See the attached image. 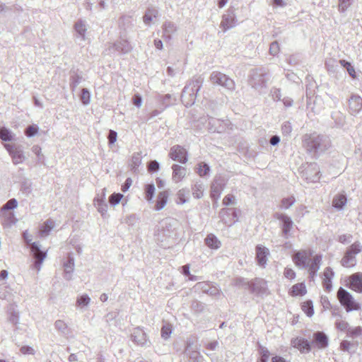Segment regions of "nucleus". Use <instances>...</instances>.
<instances>
[{
	"label": "nucleus",
	"instance_id": "obj_31",
	"mask_svg": "<svg viewBox=\"0 0 362 362\" xmlns=\"http://www.w3.org/2000/svg\"><path fill=\"white\" fill-rule=\"evenodd\" d=\"M168 193L167 191L160 192L157 197L155 209L160 211L163 209L167 204Z\"/></svg>",
	"mask_w": 362,
	"mask_h": 362
},
{
	"label": "nucleus",
	"instance_id": "obj_25",
	"mask_svg": "<svg viewBox=\"0 0 362 362\" xmlns=\"http://www.w3.org/2000/svg\"><path fill=\"white\" fill-rule=\"evenodd\" d=\"M191 345V342L187 341L185 349V354L189 358L188 362H201L202 356L197 351L192 350Z\"/></svg>",
	"mask_w": 362,
	"mask_h": 362
},
{
	"label": "nucleus",
	"instance_id": "obj_4",
	"mask_svg": "<svg viewBox=\"0 0 362 362\" xmlns=\"http://www.w3.org/2000/svg\"><path fill=\"white\" fill-rule=\"evenodd\" d=\"M337 298L348 313L361 309L360 304L356 303L352 295L343 287H340L338 289Z\"/></svg>",
	"mask_w": 362,
	"mask_h": 362
},
{
	"label": "nucleus",
	"instance_id": "obj_9",
	"mask_svg": "<svg viewBox=\"0 0 362 362\" xmlns=\"http://www.w3.org/2000/svg\"><path fill=\"white\" fill-rule=\"evenodd\" d=\"M4 147L11 157L12 162L14 165L23 163L25 159V156L21 146L16 144H5Z\"/></svg>",
	"mask_w": 362,
	"mask_h": 362
},
{
	"label": "nucleus",
	"instance_id": "obj_29",
	"mask_svg": "<svg viewBox=\"0 0 362 362\" xmlns=\"http://www.w3.org/2000/svg\"><path fill=\"white\" fill-rule=\"evenodd\" d=\"M204 83V78L202 76H194L186 85L189 86V89L197 93L200 90Z\"/></svg>",
	"mask_w": 362,
	"mask_h": 362
},
{
	"label": "nucleus",
	"instance_id": "obj_15",
	"mask_svg": "<svg viewBox=\"0 0 362 362\" xmlns=\"http://www.w3.org/2000/svg\"><path fill=\"white\" fill-rule=\"evenodd\" d=\"M311 343L313 348L324 349L329 345V338L325 332L317 331L313 334Z\"/></svg>",
	"mask_w": 362,
	"mask_h": 362
},
{
	"label": "nucleus",
	"instance_id": "obj_58",
	"mask_svg": "<svg viewBox=\"0 0 362 362\" xmlns=\"http://www.w3.org/2000/svg\"><path fill=\"white\" fill-rule=\"evenodd\" d=\"M38 132V127L36 125H29L25 129V134L28 137H32L35 136Z\"/></svg>",
	"mask_w": 362,
	"mask_h": 362
},
{
	"label": "nucleus",
	"instance_id": "obj_3",
	"mask_svg": "<svg viewBox=\"0 0 362 362\" xmlns=\"http://www.w3.org/2000/svg\"><path fill=\"white\" fill-rule=\"evenodd\" d=\"M362 251V245L356 241L349 246L341 260V264L344 267H353L356 264V255Z\"/></svg>",
	"mask_w": 362,
	"mask_h": 362
},
{
	"label": "nucleus",
	"instance_id": "obj_40",
	"mask_svg": "<svg viewBox=\"0 0 362 362\" xmlns=\"http://www.w3.org/2000/svg\"><path fill=\"white\" fill-rule=\"evenodd\" d=\"M141 160H142V158H141V153H139V152L134 153L132 155V159L129 163L131 170H133L134 173H136L139 166L141 164Z\"/></svg>",
	"mask_w": 362,
	"mask_h": 362
},
{
	"label": "nucleus",
	"instance_id": "obj_27",
	"mask_svg": "<svg viewBox=\"0 0 362 362\" xmlns=\"http://www.w3.org/2000/svg\"><path fill=\"white\" fill-rule=\"evenodd\" d=\"M173 170V180L175 182L181 181L187 174V169L185 167L177 164H173L172 166Z\"/></svg>",
	"mask_w": 362,
	"mask_h": 362
},
{
	"label": "nucleus",
	"instance_id": "obj_44",
	"mask_svg": "<svg viewBox=\"0 0 362 362\" xmlns=\"http://www.w3.org/2000/svg\"><path fill=\"white\" fill-rule=\"evenodd\" d=\"M90 302V298L87 294H83L77 298L76 307L80 309H83L88 306Z\"/></svg>",
	"mask_w": 362,
	"mask_h": 362
},
{
	"label": "nucleus",
	"instance_id": "obj_36",
	"mask_svg": "<svg viewBox=\"0 0 362 362\" xmlns=\"http://www.w3.org/2000/svg\"><path fill=\"white\" fill-rule=\"evenodd\" d=\"M74 29L78 36L81 37V40H84L87 30L86 21L83 20L77 21L74 24Z\"/></svg>",
	"mask_w": 362,
	"mask_h": 362
},
{
	"label": "nucleus",
	"instance_id": "obj_61",
	"mask_svg": "<svg viewBox=\"0 0 362 362\" xmlns=\"http://www.w3.org/2000/svg\"><path fill=\"white\" fill-rule=\"evenodd\" d=\"M160 168V164L156 160H151L148 163V172L150 173H155V172H157Z\"/></svg>",
	"mask_w": 362,
	"mask_h": 362
},
{
	"label": "nucleus",
	"instance_id": "obj_20",
	"mask_svg": "<svg viewBox=\"0 0 362 362\" xmlns=\"http://www.w3.org/2000/svg\"><path fill=\"white\" fill-rule=\"evenodd\" d=\"M269 250L266 247L258 245L256 247V260L259 267L264 268L267 263Z\"/></svg>",
	"mask_w": 362,
	"mask_h": 362
},
{
	"label": "nucleus",
	"instance_id": "obj_18",
	"mask_svg": "<svg viewBox=\"0 0 362 362\" xmlns=\"http://www.w3.org/2000/svg\"><path fill=\"white\" fill-rule=\"evenodd\" d=\"M362 110V98L358 95H351L349 100V112L356 116Z\"/></svg>",
	"mask_w": 362,
	"mask_h": 362
},
{
	"label": "nucleus",
	"instance_id": "obj_38",
	"mask_svg": "<svg viewBox=\"0 0 362 362\" xmlns=\"http://www.w3.org/2000/svg\"><path fill=\"white\" fill-rule=\"evenodd\" d=\"M193 197L196 199H201L204 195V185L202 182H196L192 187Z\"/></svg>",
	"mask_w": 362,
	"mask_h": 362
},
{
	"label": "nucleus",
	"instance_id": "obj_6",
	"mask_svg": "<svg viewBox=\"0 0 362 362\" xmlns=\"http://www.w3.org/2000/svg\"><path fill=\"white\" fill-rule=\"evenodd\" d=\"M233 124L229 119H219L209 117L208 121V129L212 133H223L228 129H232Z\"/></svg>",
	"mask_w": 362,
	"mask_h": 362
},
{
	"label": "nucleus",
	"instance_id": "obj_43",
	"mask_svg": "<svg viewBox=\"0 0 362 362\" xmlns=\"http://www.w3.org/2000/svg\"><path fill=\"white\" fill-rule=\"evenodd\" d=\"M339 64H341V66L342 67H344V69H346L347 72L349 73V76L351 78H356V73L355 69L349 62H348L345 59H340Z\"/></svg>",
	"mask_w": 362,
	"mask_h": 362
},
{
	"label": "nucleus",
	"instance_id": "obj_2",
	"mask_svg": "<svg viewBox=\"0 0 362 362\" xmlns=\"http://www.w3.org/2000/svg\"><path fill=\"white\" fill-rule=\"evenodd\" d=\"M269 78V71L264 67H260L251 71L249 83L252 88L259 90L267 87Z\"/></svg>",
	"mask_w": 362,
	"mask_h": 362
},
{
	"label": "nucleus",
	"instance_id": "obj_17",
	"mask_svg": "<svg viewBox=\"0 0 362 362\" xmlns=\"http://www.w3.org/2000/svg\"><path fill=\"white\" fill-rule=\"evenodd\" d=\"M197 93L189 89V85H185L181 94V101L186 107L192 106L194 104Z\"/></svg>",
	"mask_w": 362,
	"mask_h": 362
},
{
	"label": "nucleus",
	"instance_id": "obj_5",
	"mask_svg": "<svg viewBox=\"0 0 362 362\" xmlns=\"http://www.w3.org/2000/svg\"><path fill=\"white\" fill-rule=\"evenodd\" d=\"M312 255L313 252L311 250H298L293 253L292 259L296 267L300 269H307L310 267L313 260Z\"/></svg>",
	"mask_w": 362,
	"mask_h": 362
},
{
	"label": "nucleus",
	"instance_id": "obj_53",
	"mask_svg": "<svg viewBox=\"0 0 362 362\" xmlns=\"http://www.w3.org/2000/svg\"><path fill=\"white\" fill-rule=\"evenodd\" d=\"M71 87H72V90L74 91L75 90V88L76 87L81 83L82 79H83V77H82V75L81 74H79L78 73H74L73 74L71 75Z\"/></svg>",
	"mask_w": 362,
	"mask_h": 362
},
{
	"label": "nucleus",
	"instance_id": "obj_7",
	"mask_svg": "<svg viewBox=\"0 0 362 362\" xmlns=\"http://www.w3.org/2000/svg\"><path fill=\"white\" fill-rule=\"evenodd\" d=\"M210 81L212 83L223 86L229 90L235 89L233 80L221 72L213 71L210 76Z\"/></svg>",
	"mask_w": 362,
	"mask_h": 362
},
{
	"label": "nucleus",
	"instance_id": "obj_46",
	"mask_svg": "<svg viewBox=\"0 0 362 362\" xmlns=\"http://www.w3.org/2000/svg\"><path fill=\"white\" fill-rule=\"evenodd\" d=\"M197 170V173L200 177H205L209 174L210 167L207 163L203 162L198 164Z\"/></svg>",
	"mask_w": 362,
	"mask_h": 362
},
{
	"label": "nucleus",
	"instance_id": "obj_26",
	"mask_svg": "<svg viewBox=\"0 0 362 362\" xmlns=\"http://www.w3.org/2000/svg\"><path fill=\"white\" fill-rule=\"evenodd\" d=\"M105 194L104 189H103L102 196L99 197L98 196L94 198L93 204L94 206L97 208L98 212L103 216L107 211V204L105 202Z\"/></svg>",
	"mask_w": 362,
	"mask_h": 362
},
{
	"label": "nucleus",
	"instance_id": "obj_55",
	"mask_svg": "<svg viewBox=\"0 0 362 362\" xmlns=\"http://www.w3.org/2000/svg\"><path fill=\"white\" fill-rule=\"evenodd\" d=\"M122 197L123 194L120 193H113L109 197V202L110 205L115 206L120 202Z\"/></svg>",
	"mask_w": 362,
	"mask_h": 362
},
{
	"label": "nucleus",
	"instance_id": "obj_39",
	"mask_svg": "<svg viewBox=\"0 0 362 362\" xmlns=\"http://www.w3.org/2000/svg\"><path fill=\"white\" fill-rule=\"evenodd\" d=\"M306 287L304 283H298L291 288V295L293 296H304L306 293Z\"/></svg>",
	"mask_w": 362,
	"mask_h": 362
},
{
	"label": "nucleus",
	"instance_id": "obj_48",
	"mask_svg": "<svg viewBox=\"0 0 362 362\" xmlns=\"http://www.w3.org/2000/svg\"><path fill=\"white\" fill-rule=\"evenodd\" d=\"M259 351L260 357L257 361L268 362L270 356L269 350L266 347L262 346L261 344H259Z\"/></svg>",
	"mask_w": 362,
	"mask_h": 362
},
{
	"label": "nucleus",
	"instance_id": "obj_37",
	"mask_svg": "<svg viewBox=\"0 0 362 362\" xmlns=\"http://www.w3.org/2000/svg\"><path fill=\"white\" fill-rule=\"evenodd\" d=\"M296 346L300 351L307 353L310 352L313 349L311 341L304 338L298 339Z\"/></svg>",
	"mask_w": 362,
	"mask_h": 362
},
{
	"label": "nucleus",
	"instance_id": "obj_10",
	"mask_svg": "<svg viewBox=\"0 0 362 362\" xmlns=\"http://www.w3.org/2000/svg\"><path fill=\"white\" fill-rule=\"evenodd\" d=\"M236 24L237 19L235 14V8L230 7L226 11V13L223 15L220 26L223 29V31L226 32L234 28Z\"/></svg>",
	"mask_w": 362,
	"mask_h": 362
},
{
	"label": "nucleus",
	"instance_id": "obj_11",
	"mask_svg": "<svg viewBox=\"0 0 362 362\" xmlns=\"http://www.w3.org/2000/svg\"><path fill=\"white\" fill-rule=\"evenodd\" d=\"M40 246L39 243L35 242L32 244L31 247V252L34 259L33 266L37 272L40 270L41 264L47 256V252L42 250Z\"/></svg>",
	"mask_w": 362,
	"mask_h": 362
},
{
	"label": "nucleus",
	"instance_id": "obj_56",
	"mask_svg": "<svg viewBox=\"0 0 362 362\" xmlns=\"http://www.w3.org/2000/svg\"><path fill=\"white\" fill-rule=\"evenodd\" d=\"M362 334V327L360 326L356 327L354 328H349L348 329L347 335L349 337L355 338Z\"/></svg>",
	"mask_w": 362,
	"mask_h": 362
},
{
	"label": "nucleus",
	"instance_id": "obj_13",
	"mask_svg": "<svg viewBox=\"0 0 362 362\" xmlns=\"http://www.w3.org/2000/svg\"><path fill=\"white\" fill-rule=\"evenodd\" d=\"M131 339L136 344L141 346H149L150 341L146 332L140 327H135L132 334Z\"/></svg>",
	"mask_w": 362,
	"mask_h": 362
},
{
	"label": "nucleus",
	"instance_id": "obj_64",
	"mask_svg": "<svg viewBox=\"0 0 362 362\" xmlns=\"http://www.w3.org/2000/svg\"><path fill=\"white\" fill-rule=\"evenodd\" d=\"M279 52V45L276 41H274L271 43L269 47V53L273 55L276 56Z\"/></svg>",
	"mask_w": 362,
	"mask_h": 362
},
{
	"label": "nucleus",
	"instance_id": "obj_21",
	"mask_svg": "<svg viewBox=\"0 0 362 362\" xmlns=\"http://www.w3.org/2000/svg\"><path fill=\"white\" fill-rule=\"evenodd\" d=\"M349 286L358 293H362V272H356L349 276Z\"/></svg>",
	"mask_w": 362,
	"mask_h": 362
},
{
	"label": "nucleus",
	"instance_id": "obj_33",
	"mask_svg": "<svg viewBox=\"0 0 362 362\" xmlns=\"http://www.w3.org/2000/svg\"><path fill=\"white\" fill-rule=\"evenodd\" d=\"M205 244L211 249L217 250L221 247V242L212 233L209 234L204 240Z\"/></svg>",
	"mask_w": 362,
	"mask_h": 362
},
{
	"label": "nucleus",
	"instance_id": "obj_30",
	"mask_svg": "<svg viewBox=\"0 0 362 362\" xmlns=\"http://www.w3.org/2000/svg\"><path fill=\"white\" fill-rule=\"evenodd\" d=\"M159 12L158 10L155 7H148L145 14L143 16L144 23L146 25H150L151 22L153 18H156L158 16Z\"/></svg>",
	"mask_w": 362,
	"mask_h": 362
},
{
	"label": "nucleus",
	"instance_id": "obj_32",
	"mask_svg": "<svg viewBox=\"0 0 362 362\" xmlns=\"http://www.w3.org/2000/svg\"><path fill=\"white\" fill-rule=\"evenodd\" d=\"M347 202L346 196L344 194H338L332 200V206L338 210H342Z\"/></svg>",
	"mask_w": 362,
	"mask_h": 362
},
{
	"label": "nucleus",
	"instance_id": "obj_14",
	"mask_svg": "<svg viewBox=\"0 0 362 362\" xmlns=\"http://www.w3.org/2000/svg\"><path fill=\"white\" fill-rule=\"evenodd\" d=\"M320 168L317 163H310L303 172V176L308 182H317L320 180Z\"/></svg>",
	"mask_w": 362,
	"mask_h": 362
},
{
	"label": "nucleus",
	"instance_id": "obj_1",
	"mask_svg": "<svg viewBox=\"0 0 362 362\" xmlns=\"http://www.w3.org/2000/svg\"><path fill=\"white\" fill-rule=\"evenodd\" d=\"M303 144L308 152L317 156L331 146V141L327 136L314 132L304 136Z\"/></svg>",
	"mask_w": 362,
	"mask_h": 362
},
{
	"label": "nucleus",
	"instance_id": "obj_63",
	"mask_svg": "<svg viewBox=\"0 0 362 362\" xmlns=\"http://www.w3.org/2000/svg\"><path fill=\"white\" fill-rule=\"evenodd\" d=\"M352 240V235L351 234H343L339 236L338 241L342 244H349Z\"/></svg>",
	"mask_w": 362,
	"mask_h": 362
},
{
	"label": "nucleus",
	"instance_id": "obj_54",
	"mask_svg": "<svg viewBox=\"0 0 362 362\" xmlns=\"http://www.w3.org/2000/svg\"><path fill=\"white\" fill-rule=\"evenodd\" d=\"M295 202H296V199L293 197L284 198L281 200L280 207L282 209H288L295 203Z\"/></svg>",
	"mask_w": 362,
	"mask_h": 362
},
{
	"label": "nucleus",
	"instance_id": "obj_41",
	"mask_svg": "<svg viewBox=\"0 0 362 362\" xmlns=\"http://www.w3.org/2000/svg\"><path fill=\"white\" fill-rule=\"evenodd\" d=\"M163 33L169 40L171 38L172 34L176 31L175 25L170 21H166L163 25Z\"/></svg>",
	"mask_w": 362,
	"mask_h": 362
},
{
	"label": "nucleus",
	"instance_id": "obj_50",
	"mask_svg": "<svg viewBox=\"0 0 362 362\" xmlns=\"http://www.w3.org/2000/svg\"><path fill=\"white\" fill-rule=\"evenodd\" d=\"M18 206V202L15 198L9 199L5 204H4L1 208V212H5L6 211L13 210Z\"/></svg>",
	"mask_w": 362,
	"mask_h": 362
},
{
	"label": "nucleus",
	"instance_id": "obj_8",
	"mask_svg": "<svg viewBox=\"0 0 362 362\" xmlns=\"http://www.w3.org/2000/svg\"><path fill=\"white\" fill-rule=\"evenodd\" d=\"M274 218L280 221L282 236L285 238H288L291 235L290 232L293 226V221L291 218L285 214L279 212L274 214Z\"/></svg>",
	"mask_w": 362,
	"mask_h": 362
},
{
	"label": "nucleus",
	"instance_id": "obj_59",
	"mask_svg": "<svg viewBox=\"0 0 362 362\" xmlns=\"http://www.w3.org/2000/svg\"><path fill=\"white\" fill-rule=\"evenodd\" d=\"M352 0H339V11L344 13L351 6Z\"/></svg>",
	"mask_w": 362,
	"mask_h": 362
},
{
	"label": "nucleus",
	"instance_id": "obj_34",
	"mask_svg": "<svg viewBox=\"0 0 362 362\" xmlns=\"http://www.w3.org/2000/svg\"><path fill=\"white\" fill-rule=\"evenodd\" d=\"M54 226V222L51 220H47L40 227V235L41 237L47 236L50 231L53 229Z\"/></svg>",
	"mask_w": 362,
	"mask_h": 362
},
{
	"label": "nucleus",
	"instance_id": "obj_60",
	"mask_svg": "<svg viewBox=\"0 0 362 362\" xmlns=\"http://www.w3.org/2000/svg\"><path fill=\"white\" fill-rule=\"evenodd\" d=\"M270 94L272 99L275 101L281 100V94L280 88H272L270 90Z\"/></svg>",
	"mask_w": 362,
	"mask_h": 362
},
{
	"label": "nucleus",
	"instance_id": "obj_16",
	"mask_svg": "<svg viewBox=\"0 0 362 362\" xmlns=\"http://www.w3.org/2000/svg\"><path fill=\"white\" fill-rule=\"evenodd\" d=\"M219 214L221 221L228 226H232L238 221L237 211L234 208L222 209Z\"/></svg>",
	"mask_w": 362,
	"mask_h": 362
},
{
	"label": "nucleus",
	"instance_id": "obj_49",
	"mask_svg": "<svg viewBox=\"0 0 362 362\" xmlns=\"http://www.w3.org/2000/svg\"><path fill=\"white\" fill-rule=\"evenodd\" d=\"M33 190L32 182L29 180H25L21 182V191L26 196L29 195Z\"/></svg>",
	"mask_w": 362,
	"mask_h": 362
},
{
	"label": "nucleus",
	"instance_id": "obj_45",
	"mask_svg": "<svg viewBox=\"0 0 362 362\" xmlns=\"http://www.w3.org/2000/svg\"><path fill=\"white\" fill-rule=\"evenodd\" d=\"M0 139L4 141H11L13 139V136L11 130L2 127H0Z\"/></svg>",
	"mask_w": 362,
	"mask_h": 362
},
{
	"label": "nucleus",
	"instance_id": "obj_19",
	"mask_svg": "<svg viewBox=\"0 0 362 362\" xmlns=\"http://www.w3.org/2000/svg\"><path fill=\"white\" fill-rule=\"evenodd\" d=\"M249 288L252 293L264 295L267 291V281L262 279H255L250 283Z\"/></svg>",
	"mask_w": 362,
	"mask_h": 362
},
{
	"label": "nucleus",
	"instance_id": "obj_22",
	"mask_svg": "<svg viewBox=\"0 0 362 362\" xmlns=\"http://www.w3.org/2000/svg\"><path fill=\"white\" fill-rule=\"evenodd\" d=\"M334 275L333 270L330 267H327L323 272L322 284L325 290L329 292L332 288V279Z\"/></svg>",
	"mask_w": 362,
	"mask_h": 362
},
{
	"label": "nucleus",
	"instance_id": "obj_28",
	"mask_svg": "<svg viewBox=\"0 0 362 362\" xmlns=\"http://www.w3.org/2000/svg\"><path fill=\"white\" fill-rule=\"evenodd\" d=\"M113 47L115 50L121 54H127L129 53L132 47L128 41L126 40H120L117 41Z\"/></svg>",
	"mask_w": 362,
	"mask_h": 362
},
{
	"label": "nucleus",
	"instance_id": "obj_57",
	"mask_svg": "<svg viewBox=\"0 0 362 362\" xmlns=\"http://www.w3.org/2000/svg\"><path fill=\"white\" fill-rule=\"evenodd\" d=\"M161 337L166 340L169 339L172 334V327L170 325H165L161 328Z\"/></svg>",
	"mask_w": 362,
	"mask_h": 362
},
{
	"label": "nucleus",
	"instance_id": "obj_47",
	"mask_svg": "<svg viewBox=\"0 0 362 362\" xmlns=\"http://www.w3.org/2000/svg\"><path fill=\"white\" fill-rule=\"evenodd\" d=\"M171 100L172 96L170 94H165L164 95L159 96V102L161 106L163 107V110H165V108L173 104Z\"/></svg>",
	"mask_w": 362,
	"mask_h": 362
},
{
	"label": "nucleus",
	"instance_id": "obj_42",
	"mask_svg": "<svg viewBox=\"0 0 362 362\" xmlns=\"http://www.w3.org/2000/svg\"><path fill=\"white\" fill-rule=\"evenodd\" d=\"M90 98L91 95L90 91L86 88H81L78 98L83 105L86 106L90 103Z\"/></svg>",
	"mask_w": 362,
	"mask_h": 362
},
{
	"label": "nucleus",
	"instance_id": "obj_12",
	"mask_svg": "<svg viewBox=\"0 0 362 362\" xmlns=\"http://www.w3.org/2000/svg\"><path fill=\"white\" fill-rule=\"evenodd\" d=\"M169 156L172 160L182 164L188 160L187 150L180 145H175L170 148Z\"/></svg>",
	"mask_w": 362,
	"mask_h": 362
},
{
	"label": "nucleus",
	"instance_id": "obj_51",
	"mask_svg": "<svg viewBox=\"0 0 362 362\" xmlns=\"http://www.w3.org/2000/svg\"><path fill=\"white\" fill-rule=\"evenodd\" d=\"M146 199L148 202L152 201L155 194V186L153 184H148L145 187Z\"/></svg>",
	"mask_w": 362,
	"mask_h": 362
},
{
	"label": "nucleus",
	"instance_id": "obj_52",
	"mask_svg": "<svg viewBox=\"0 0 362 362\" xmlns=\"http://www.w3.org/2000/svg\"><path fill=\"white\" fill-rule=\"evenodd\" d=\"M302 310L308 317L313 316L314 314V309L312 301H305L302 305Z\"/></svg>",
	"mask_w": 362,
	"mask_h": 362
},
{
	"label": "nucleus",
	"instance_id": "obj_62",
	"mask_svg": "<svg viewBox=\"0 0 362 362\" xmlns=\"http://www.w3.org/2000/svg\"><path fill=\"white\" fill-rule=\"evenodd\" d=\"M335 325L338 329L341 331H346L348 333V329L350 327L347 322L344 320L337 321Z\"/></svg>",
	"mask_w": 362,
	"mask_h": 362
},
{
	"label": "nucleus",
	"instance_id": "obj_24",
	"mask_svg": "<svg viewBox=\"0 0 362 362\" xmlns=\"http://www.w3.org/2000/svg\"><path fill=\"white\" fill-rule=\"evenodd\" d=\"M321 261V255H316L315 256L313 257V260L310 263V267L308 268L310 279H313L316 276L317 272L320 267Z\"/></svg>",
	"mask_w": 362,
	"mask_h": 362
},
{
	"label": "nucleus",
	"instance_id": "obj_35",
	"mask_svg": "<svg viewBox=\"0 0 362 362\" xmlns=\"http://www.w3.org/2000/svg\"><path fill=\"white\" fill-rule=\"evenodd\" d=\"M189 190L187 188H182L177 192V204H184L189 201Z\"/></svg>",
	"mask_w": 362,
	"mask_h": 362
},
{
	"label": "nucleus",
	"instance_id": "obj_23",
	"mask_svg": "<svg viewBox=\"0 0 362 362\" xmlns=\"http://www.w3.org/2000/svg\"><path fill=\"white\" fill-rule=\"evenodd\" d=\"M223 189V185L222 182L221 180H215L211 186V198L216 201L218 200L221 197Z\"/></svg>",
	"mask_w": 362,
	"mask_h": 362
}]
</instances>
